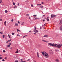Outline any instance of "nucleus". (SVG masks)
Returning <instances> with one entry per match:
<instances>
[{"instance_id":"nucleus-1","label":"nucleus","mask_w":62,"mask_h":62,"mask_svg":"<svg viewBox=\"0 0 62 62\" xmlns=\"http://www.w3.org/2000/svg\"><path fill=\"white\" fill-rule=\"evenodd\" d=\"M61 46H62V44H55L54 47H57L58 48H60Z\"/></svg>"},{"instance_id":"nucleus-2","label":"nucleus","mask_w":62,"mask_h":62,"mask_svg":"<svg viewBox=\"0 0 62 62\" xmlns=\"http://www.w3.org/2000/svg\"><path fill=\"white\" fill-rule=\"evenodd\" d=\"M48 44L49 45H50V46H52L53 47H54L55 45V44L54 43L52 44L51 43H48Z\"/></svg>"},{"instance_id":"nucleus-3","label":"nucleus","mask_w":62,"mask_h":62,"mask_svg":"<svg viewBox=\"0 0 62 62\" xmlns=\"http://www.w3.org/2000/svg\"><path fill=\"white\" fill-rule=\"evenodd\" d=\"M44 56V57L46 58H48V57H49V55H48V54L47 53H46Z\"/></svg>"},{"instance_id":"nucleus-4","label":"nucleus","mask_w":62,"mask_h":62,"mask_svg":"<svg viewBox=\"0 0 62 62\" xmlns=\"http://www.w3.org/2000/svg\"><path fill=\"white\" fill-rule=\"evenodd\" d=\"M41 53L42 54H43V55L44 56L45 54L46 53V52L44 51H42Z\"/></svg>"},{"instance_id":"nucleus-5","label":"nucleus","mask_w":62,"mask_h":62,"mask_svg":"<svg viewBox=\"0 0 62 62\" xmlns=\"http://www.w3.org/2000/svg\"><path fill=\"white\" fill-rule=\"evenodd\" d=\"M56 15H51V17L52 18H54V17Z\"/></svg>"},{"instance_id":"nucleus-6","label":"nucleus","mask_w":62,"mask_h":62,"mask_svg":"<svg viewBox=\"0 0 62 62\" xmlns=\"http://www.w3.org/2000/svg\"><path fill=\"white\" fill-rule=\"evenodd\" d=\"M42 41H44V42H46V43H47V42H48V41H46L42 39Z\"/></svg>"},{"instance_id":"nucleus-7","label":"nucleus","mask_w":62,"mask_h":62,"mask_svg":"<svg viewBox=\"0 0 62 62\" xmlns=\"http://www.w3.org/2000/svg\"><path fill=\"white\" fill-rule=\"evenodd\" d=\"M33 31L34 32H39V31L36 30H34Z\"/></svg>"},{"instance_id":"nucleus-8","label":"nucleus","mask_w":62,"mask_h":62,"mask_svg":"<svg viewBox=\"0 0 62 62\" xmlns=\"http://www.w3.org/2000/svg\"><path fill=\"white\" fill-rule=\"evenodd\" d=\"M21 25H23V24H24V23L23 22H21Z\"/></svg>"},{"instance_id":"nucleus-9","label":"nucleus","mask_w":62,"mask_h":62,"mask_svg":"<svg viewBox=\"0 0 62 62\" xmlns=\"http://www.w3.org/2000/svg\"><path fill=\"white\" fill-rule=\"evenodd\" d=\"M8 37H9V38H10V39H11V35H10L9 34H8Z\"/></svg>"},{"instance_id":"nucleus-10","label":"nucleus","mask_w":62,"mask_h":62,"mask_svg":"<svg viewBox=\"0 0 62 62\" xmlns=\"http://www.w3.org/2000/svg\"><path fill=\"white\" fill-rule=\"evenodd\" d=\"M11 45V43H10V45H9L8 46H7L8 47H9L10 46V45Z\"/></svg>"},{"instance_id":"nucleus-11","label":"nucleus","mask_w":62,"mask_h":62,"mask_svg":"<svg viewBox=\"0 0 62 62\" xmlns=\"http://www.w3.org/2000/svg\"><path fill=\"white\" fill-rule=\"evenodd\" d=\"M37 55L38 57H39V53H38V52H37Z\"/></svg>"},{"instance_id":"nucleus-12","label":"nucleus","mask_w":62,"mask_h":62,"mask_svg":"<svg viewBox=\"0 0 62 62\" xmlns=\"http://www.w3.org/2000/svg\"><path fill=\"white\" fill-rule=\"evenodd\" d=\"M19 52V51H18V49H17V51L15 52V53H16V54H17V53H18Z\"/></svg>"},{"instance_id":"nucleus-13","label":"nucleus","mask_w":62,"mask_h":62,"mask_svg":"<svg viewBox=\"0 0 62 62\" xmlns=\"http://www.w3.org/2000/svg\"><path fill=\"white\" fill-rule=\"evenodd\" d=\"M60 29L61 30H62V25L60 27Z\"/></svg>"},{"instance_id":"nucleus-14","label":"nucleus","mask_w":62,"mask_h":62,"mask_svg":"<svg viewBox=\"0 0 62 62\" xmlns=\"http://www.w3.org/2000/svg\"><path fill=\"white\" fill-rule=\"evenodd\" d=\"M6 23H7V22L5 21L4 23V25H6Z\"/></svg>"},{"instance_id":"nucleus-15","label":"nucleus","mask_w":62,"mask_h":62,"mask_svg":"<svg viewBox=\"0 0 62 62\" xmlns=\"http://www.w3.org/2000/svg\"><path fill=\"white\" fill-rule=\"evenodd\" d=\"M15 25L16 26H18V23H15Z\"/></svg>"},{"instance_id":"nucleus-16","label":"nucleus","mask_w":62,"mask_h":62,"mask_svg":"<svg viewBox=\"0 0 62 62\" xmlns=\"http://www.w3.org/2000/svg\"><path fill=\"white\" fill-rule=\"evenodd\" d=\"M43 37H45L46 38H47L48 37V35H45L43 36Z\"/></svg>"},{"instance_id":"nucleus-17","label":"nucleus","mask_w":62,"mask_h":62,"mask_svg":"<svg viewBox=\"0 0 62 62\" xmlns=\"http://www.w3.org/2000/svg\"><path fill=\"white\" fill-rule=\"evenodd\" d=\"M55 61L56 62H58V61H59V60H58V59H57L55 60Z\"/></svg>"},{"instance_id":"nucleus-18","label":"nucleus","mask_w":62,"mask_h":62,"mask_svg":"<svg viewBox=\"0 0 62 62\" xmlns=\"http://www.w3.org/2000/svg\"><path fill=\"white\" fill-rule=\"evenodd\" d=\"M37 17H34L33 18V19L34 20H37Z\"/></svg>"},{"instance_id":"nucleus-19","label":"nucleus","mask_w":62,"mask_h":62,"mask_svg":"<svg viewBox=\"0 0 62 62\" xmlns=\"http://www.w3.org/2000/svg\"><path fill=\"white\" fill-rule=\"evenodd\" d=\"M49 18H47L46 19V21H47V22H49Z\"/></svg>"},{"instance_id":"nucleus-20","label":"nucleus","mask_w":62,"mask_h":62,"mask_svg":"<svg viewBox=\"0 0 62 62\" xmlns=\"http://www.w3.org/2000/svg\"><path fill=\"white\" fill-rule=\"evenodd\" d=\"M5 13H7L8 12V11L7 10H5Z\"/></svg>"},{"instance_id":"nucleus-21","label":"nucleus","mask_w":62,"mask_h":62,"mask_svg":"<svg viewBox=\"0 0 62 62\" xmlns=\"http://www.w3.org/2000/svg\"><path fill=\"white\" fill-rule=\"evenodd\" d=\"M14 8H17V6H15L14 7Z\"/></svg>"},{"instance_id":"nucleus-22","label":"nucleus","mask_w":62,"mask_h":62,"mask_svg":"<svg viewBox=\"0 0 62 62\" xmlns=\"http://www.w3.org/2000/svg\"><path fill=\"white\" fill-rule=\"evenodd\" d=\"M40 5H41V4H37V6H40Z\"/></svg>"},{"instance_id":"nucleus-23","label":"nucleus","mask_w":62,"mask_h":62,"mask_svg":"<svg viewBox=\"0 0 62 62\" xmlns=\"http://www.w3.org/2000/svg\"><path fill=\"white\" fill-rule=\"evenodd\" d=\"M40 7L42 9L43 8V7L42 6H41Z\"/></svg>"},{"instance_id":"nucleus-24","label":"nucleus","mask_w":62,"mask_h":62,"mask_svg":"<svg viewBox=\"0 0 62 62\" xmlns=\"http://www.w3.org/2000/svg\"><path fill=\"white\" fill-rule=\"evenodd\" d=\"M34 30H36L37 29L36 28V27L35 26L34 27Z\"/></svg>"},{"instance_id":"nucleus-25","label":"nucleus","mask_w":62,"mask_h":62,"mask_svg":"<svg viewBox=\"0 0 62 62\" xmlns=\"http://www.w3.org/2000/svg\"><path fill=\"white\" fill-rule=\"evenodd\" d=\"M3 59V57H0V59Z\"/></svg>"},{"instance_id":"nucleus-26","label":"nucleus","mask_w":62,"mask_h":62,"mask_svg":"<svg viewBox=\"0 0 62 62\" xmlns=\"http://www.w3.org/2000/svg\"><path fill=\"white\" fill-rule=\"evenodd\" d=\"M17 32L18 31H19V32H20V31L18 29H17Z\"/></svg>"},{"instance_id":"nucleus-27","label":"nucleus","mask_w":62,"mask_h":62,"mask_svg":"<svg viewBox=\"0 0 62 62\" xmlns=\"http://www.w3.org/2000/svg\"><path fill=\"white\" fill-rule=\"evenodd\" d=\"M60 23H62V21L61 20L60 21Z\"/></svg>"},{"instance_id":"nucleus-28","label":"nucleus","mask_w":62,"mask_h":62,"mask_svg":"<svg viewBox=\"0 0 62 62\" xmlns=\"http://www.w3.org/2000/svg\"><path fill=\"white\" fill-rule=\"evenodd\" d=\"M53 52H52V51H51V52H50V54H53Z\"/></svg>"},{"instance_id":"nucleus-29","label":"nucleus","mask_w":62,"mask_h":62,"mask_svg":"<svg viewBox=\"0 0 62 62\" xmlns=\"http://www.w3.org/2000/svg\"><path fill=\"white\" fill-rule=\"evenodd\" d=\"M33 16H34V17H36V16H37V15H33Z\"/></svg>"},{"instance_id":"nucleus-30","label":"nucleus","mask_w":62,"mask_h":62,"mask_svg":"<svg viewBox=\"0 0 62 62\" xmlns=\"http://www.w3.org/2000/svg\"><path fill=\"white\" fill-rule=\"evenodd\" d=\"M15 33H12V35H14V34H15Z\"/></svg>"},{"instance_id":"nucleus-31","label":"nucleus","mask_w":62,"mask_h":62,"mask_svg":"<svg viewBox=\"0 0 62 62\" xmlns=\"http://www.w3.org/2000/svg\"><path fill=\"white\" fill-rule=\"evenodd\" d=\"M8 41H9V42L10 41H11V39H10V40H8Z\"/></svg>"},{"instance_id":"nucleus-32","label":"nucleus","mask_w":62,"mask_h":62,"mask_svg":"<svg viewBox=\"0 0 62 62\" xmlns=\"http://www.w3.org/2000/svg\"><path fill=\"white\" fill-rule=\"evenodd\" d=\"M6 51H5V50H4L3 51V53H5V52Z\"/></svg>"},{"instance_id":"nucleus-33","label":"nucleus","mask_w":62,"mask_h":62,"mask_svg":"<svg viewBox=\"0 0 62 62\" xmlns=\"http://www.w3.org/2000/svg\"><path fill=\"white\" fill-rule=\"evenodd\" d=\"M13 5H15V3H14L13 2Z\"/></svg>"},{"instance_id":"nucleus-34","label":"nucleus","mask_w":62,"mask_h":62,"mask_svg":"<svg viewBox=\"0 0 62 62\" xmlns=\"http://www.w3.org/2000/svg\"><path fill=\"white\" fill-rule=\"evenodd\" d=\"M37 33H38L37 32H35V33H34V34H35V35H36V34H37Z\"/></svg>"},{"instance_id":"nucleus-35","label":"nucleus","mask_w":62,"mask_h":62,"mask_svg":"<svg viewBox=\"0 0 62 62\" xmlns=\"http://www.w3.org/2000/svg\"><path fill=\"white\" fill-rule=\"evenodd\" d=\"M15 62H18V61H15Z\"/></svg>"},{"instance_id":"nucleus-36","label":"nucleus","mask_w":62,"mask_h":62,"mask_svg":"<svg viewBox=\"0 0 62 62\" xmlns=\"http://www.w3.org/2000/svg\"><path fill=\"white\" fill-rule=\"evenodd\" d=\"M26 61H22L21 62H25Z\"/></svg>"},{"instance_id":"nucleus-37","label":"nucleus","mask_w":62,"mask_h":62,"mask_svg":"<svg viewBox=\"0 0 62 62\" xmlns=\"http://www.w3.org/2000/svg\"><path fill=\"white\" fill-rule=\"evenodd\" d=\"M26 16H29V14H27L26 15Z\"/></svg>"},{"instance_id":"nucleus-38","label":"nucleus","mask_w":62,"mask_h":62,"mask_svg":"<svg viewBox=\"0 0 62 62\" xmlns=\"http://www.w3.org/2000/svg\"><path fill=\"white\" fill-rule=\"evenodd\" d=\"M44 19H47V18H46V17H45V18H44Z\"/></svg>"},{"instance_id":"nucleus-39","label":"nucleus","mask_w":62,"mask_h":62,"mask_svg":"<svg viewBox=\"0 0 62 62\" xmlns=\"http://www.w3.org/2000/svg\"><path fill=\"white\" fill-rule=\"evenodd\" d=\"M45 24H46V23H45L44 24V25H43V26H45Z\"/></svg>"},{"instance_id":"nucleus-40","label":"nucleus","mask_w":62,"mask_h":62,"mask_svg":"<svg viewBox=\"0 0 62 62\" xmlns=\"http://www.w3.org/2000/svg\"><path fill=\"white\" fill-rule=\"evenodd\" d=\"M41 4H44V3H43V2H42V3H41Z\"/></svg>"},{"instance_id":"nucleus-41","label":"nucleus","mask_w":62,"mask_h":62,"mask_svg":"<svg viewBox=\"0 0 62 62\" xmlns=\"http://www.w3.org/2000/svg\"><path fill=\"white\" fill-rule=\"evenodd\" d=\"M8 42H9V41H8V40L6 42V43H8Z\"/></svg>"},{"instance_id":"nucleus-42","label":"nucleus","mask_w":62,"mask_h":62,"mask_svg":"<svg viewBox=\"0 0 62 62\" xmlns=\"http://www.w3.org/2000/svg\"><path fill=\"white\" fill-rule=\"evenodd\" d=\"M2 2V0H0V4Z\"/></svg>"},{"instance_id":"nucleus-43","label":"nucleus","mask_w":62,"mask_h":62,"mask_svg":"<svg viewBox=\"0 0 62 62\" xmlns=\"http://www.w3.org/2000/svg\"><path fill=\"white\" fill-rule=\"evenodd\" d=\"M27 36V35H25V36H24L23 37V38H24V37H26V36Z\"/></svg>"},{"instance_id":"nucleus-44","label":"nucleus","mask_w":62,"mask_h":62,"mask_svg":"<svg viewBox=\"0 0 62 62\" xmlns=\"http://www.w3.org/2000/svg\"><path fill=\"white\" fill-rule=\"evenodd\" d=\"M2 61H5V60L4 59H3Z\"/></svg>"},{"instance_id":"nucleus-45","label":"nucleus","mask_w":62,"mask_h":62,"mask_svg":"<svg viewBox=\"0 0 62 62\" xmlns=\"http://www.w3.org/2000/svg\"><path fill=\"white\" fill-rule=\"evenodd\" d=\"M11 21H12V22H13V19H12Z\"/></svg>"},{"instance_id":"nucleus-46","label":"nucleus","mask_w":62,"mask_h":62,"mask_svg":"<svg viewBox=\"0 0 62 62\" xmlns=\"http://www.w3.org/2000/svg\"><path fill=\"white\" fill-rule=\"evenodd\" d=\"M17 36H18V37H19V36H20V35H19V34H17Z\"/></svg>"},{"instance_id":"nucleus-47","label":"nucleus","mask_w":62,"mask_h":62,"mask_svg":"<svg viewBox=\"0 0 62 62\" xmlns=\"http://www.w3.org/2000/svg\"><path fill=\"white\" fill-rule=\"evenodd\" d=\"M31 7H33V5H32V4H31Z\"/></svg>"},{"instance_id":"nucleus-48","label":"nucleus","mask_w":62,"mask_h":62,"mask_svg":"<svg viewBox=\"0 0 62 62\" xmlns=\"http://www.w3.org/2000/svg\"><path fill=\"white\" fill-rule=\"evenodd\" d=\"M0 34H3V32H2L0 31Z\"/></svg>"},{"instance_id":"nucleus-49","label":"nucleus","mask_w":62,"mask_h":62,"mask_svg":"<svg viewBox=\"0 0 62 62\" xmlns=\"http://www.w3.org/2000/svg\"><path fill=\"white\" fill-rule=\"evenodd\" d=\"M18 23H20V22L19 21H18Z\"/></svg>"},{"instance_id":"nucleus-50","label":"nucleus","mask_w":62,"mask_h":62,"mask_svg":"<svg viewBox=\"0 0 62 62\" xmlns=\"http://www.w3.org/2000/svg\"><path fill=\"white\" fill-rule=\"evenodd\" d=\"M45 21V20H43V22H44Z\"/></svg>"},{"instance_id":"nucleus-51","label":"nucleus","mask_w":62,"mask_h":62,"mask_svg":"<svg viewBox=\"0 0 62 62\" xmlns=\"http://www.w3.org/2000/svg\"><path fill=\"white\" fill-rule=\"evenodd\" d=\"M3 37L4 38H5V36H4V35H3Z\"/></svg>"},{"instance_id":"nucleus-52","label":"nucleus","mask_w":62,"mask_h":62,"mask_svg":"<svg viewBox=\"0 0 62 62\" xmlns=\"http://www.w3.org/2000/svg\"><path fill=\"white\" fill-rule=\"evenodd\" d=\"M0 21H2V19H0Z\"/></svg>"},{"instance_id":"nucleus-53","label":"nucleus","mask_w":62,"mask_h":62,"mask_svg":"<svg viewBox=\"0 0 62 62\" xmlns=\"http://www.w3.org/2000/svg\"><path fill=\"white\" fill-rule=\"evenodd\" d=\"M6 57H5L4 59H6Z\"/></svg>"},{"instance_id":"nucleus-54","label":"nucleus","mask_w":62,"mask_h":62,"mask_svg":"<svg viewBox=\"0 0 62 62\" xmlns=\"http://www.w3.org/2000/svg\"><path fill=\"white\" fill-rule=\"evenodd\" d=\"M17 5H18V6H19V3L17 4Z\"/></svg>"},{"instance_id":"nucleus-55","label":"nucleus","mask_w":62,"mask_h":62,"mask_svg":"<svg viewBox=\"0 0 62 62\" xmlns=\"http://www.w3.org/2000/svg\"><path fill=\"white\" fill-rule=\"evenodd\" d=\"M49 17L48 16L47 17V19H49Z\"/></svg>"},{"instance_id":"nucleus-56","label":"nucleus","mask_w":62,"mask_h":62,"mask_svg":"<svg viewBox=\"0 0 62 62\" xmlns=\"http://www.w3.org/2000/svg\"><path fill=\"white\" fill-rule=\"evenodd\" d=\"M2 6H4V3H3V4L2 5Z\"/></svg>"},{"instance_id":"nucleus-57","label":"nucleus","mask_w":62,"mask_h":62,"mask_svg":"<svg viewBox=\"0 0 62 62\" xmlns=\"http://www.w3.org/2000/svg\"><path fill=\"white\" fill-rule=\"evenodd\" d=\"M23 59H21L20 60H21V61H23Z\"/></svg>"},{"instance_id":"nucleus-58","label":"nucleus","mask_w":62,"mask_h":62,"mask_svg":"<svg viewBox=\"0 0 62 62\" xmlns=\"http://www.w3.org/2000/svg\"><path fill=\"white\" fill-rule=\"evenodd\" d=\"M34 62H36V61H34Z\"/></svg>"},{"instance_id":"nucleus-59","label":"nucleus","mask_w":62,"mask_h":62,"mask_svg":"<svg viewBox=\"0 0 62 62\" xmlns=\"http://www.w3.org/2000/svg\"><path fill=\"white\" fill-rule=\"evenodd\" d=\"M29 60H30L28 59V60H27V61H29Z\"/></svg>"},{"instance_id":"nucleus-60","label":"nucleus","mask_w":62,"mask_h":62,"mask_svg":"<svg viewBox=\"0 0 62 62\" xmlns=\"http://www.w3.org/2000/svg\"><path fill=\"white\" fill-rule=\"evenodd\" d=\"M31 32V31H29V32Z\"/></svg>"},{"instance_id":"nucleus-61","label":"nucleus","mask_w":62,"mask_h":62,"mask_svg":"<svg viewBox=\"0 0 62 62\" xmlns=\"http://www.w3.org/2000/svg\"><path fill=\"white\" fill-rule=\"evenodd\" d=\"M40 29H41V27H40Z\"/></svg>"},{"instance_id":"nucleus-62","label":"nucleus","mask_w":62,"mask_h":62,"mask_svg":"<svg viewBox=\"0 0 62 62\" xmlns=\"http://www.w3.org/2000/svg\"><path fill=\"white\" fill-rule=\"evenodd\" d=\"M29 19H31V18H30V17H29Z\"/></svg>"},{"instance_id":"nucleus-63","label":"nucleus","mask_w":62,"mask_h":62,"mask_svg":"<svg viewBox=\"0 0 62 62\" xmlns=\"http://www.w3.org/2000/svg\"><path fill=\"white\" fill-rule=\"evenodd\" d=\"M4 37H6V35H4Z\"/></svg>"},{"instance_id":"nucleus-64","label":"nucleus","mask_w":62,"mask_h":62,"mask_svg":"<svg viewBox=\"0 0 62 62\" xmlns=\"http://www.w3.org/2000/svg\"><path fill=\"white\" fill-rule=\"evenodd\" d=\"M43 16H45V15H43Z\"/></svg>"}]
</instances>
